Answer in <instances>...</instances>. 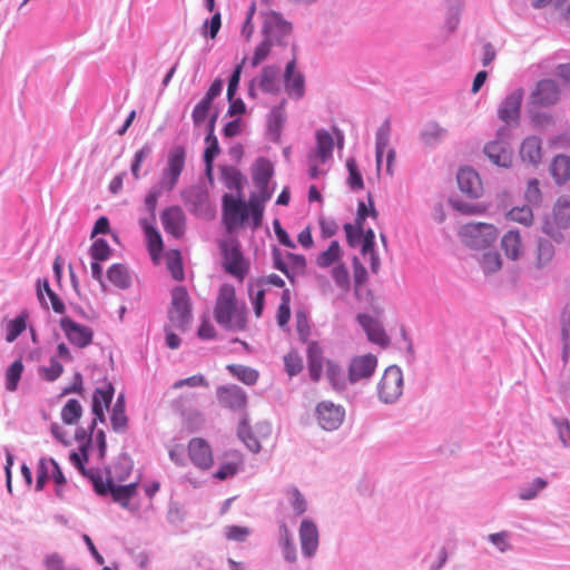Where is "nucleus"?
Segmentation results:
<instances>
[{"mask_svg": "<svg viewBox=\"0 0 570 570\" xmlns=\"http://www.w3.org/2000/svg\"><path fill=\"white\" fill-rule=\"evenodd\" d=\"M377 367V358L373 354L358 355L351 360L347 371V380L356 383L368 380Z\"/></svg>", "mask_w": 570, "mask_h": 570, "instance_id": "11", "label": "nucleus"}, {"mask_svg": "<svg viewBox=\"0 0 570 570\" xmlns=\"http://www.w3.org/2000/svg\"><path fill=\"white\" fill-rule=\"evenodd\" d=\"M342 257V250H341V246H340V243L337 240H333L331 242L328 248L324 252H322L317 257H316V264L320 266V267H330L332 265H334L335 263H337Z\"/></svg>", "mask_w": 570, "mask_h": 570, "instance_id": "35", "label": "nucleus"}, {"mask_svg": "<svg viewBox=\"0 0 570 570\" xmlns=\"http://www.w3.org/2000/svg\"><path fill=\"white\" fill-rule=\"evenodd\" d=\"M81 454L77 452H72L69 455L70 461L78 468V470L83 474L90 478L91 474H98L97 472H87L85 469V462L88 460L87 448L81 446Z\"/></svg>", "mask_w": 570, "mask_h": 570, "instance_id": "63", "label": "nucleus"}, {"mask_svg": "<svg viewBox=\"0 0 570 570\" xmlns=\"http://www.w3.org/2000/svg\"><path fill=\"white\" fill-rule=\"evenodd\" d=\"M458 185L462 193L476 198L482 193V183L478 173L471 168H462L458 173Z\"/></svg>", "mask_w": 570, "mask_h": 570, "instance_id": "23", "label": "nucleus"}, {"mask_svg": "<svg viewBox=\"0 0 570 570\" xmlns=\"http://www.w3.org/2000/svg\"><path fill=\"white\" fill-rule=\"evenodd\" d=\"M560 97V89L556 81L543 79L539 81L530 96L532 105L547 107L554 105Z\"/></svg>", "mask_w": 570, "mask_h": 570, "instance_id": "14", "label": "nucleus"}, {"mask_svg": "<svg viewBox=\"0 0 570 570\" xmlns=\"http://www.w3.org/2000/svg\"><path fill=\"white\" fill-rule=\"evenodd\" d=\"M510 220L530 226L533 223V213L529 206L513 207L509 213Z\"/></svg>", "mask_w": 570, "mask_h": 570, "instance_id": "44", "label": "nucleus"}, {"mask_svg": "<svg viewBox=\"0 0 570 570\" xmlns=\"http://www.w3.org/2000/svg\"><path fill=\"white\" fill-rule=\"evenodd\" d=\"M110 422L116 432H124L128 422L125 409H112Z\"/></svg>", "mask_w": 570, "mask_h": 570, "instance_id": "59", "label": "nucleus"}, {"mask_svg": "<svg viewBox=\"0 0 570 570\" xmlns=\"http://www.w3.org/2000/svg\"><path fill=\"white\" fill-rule=\"evenodd\" d=\"M348 169V185L352 189H362L363 188V178L357 168V165L354 159H348L346 163Z\"/></svg>", "mask_w": 570, "mask_h": 570, "instance_id": "55", "label": "nucleus"}, {"mask_svg": "<svg viewBox=\"0 0 570 570\" xmlns=\"http://www.w3.org/2000/svg\"><path fill=\"white\" fill-rule=\"evenodd\" d=\"M186 149L183 146H174L167 155L166 167L163 169L158 187L165 191H171L185 168Z\"/></svg>", "mask_w": 570, "mask_h": 570, "instance_id": "5", "label": "nucleus"}, {"mask_svg": "<svg viewBox=\"0 0 570 570\" xmlns=\"http://www.w3.org/2000/svg\"><path fill=\"white\" fill-rule=\"evenodd\" d=\"M140 225L145 230L149 253L156 259L163 250V239L157 229L148 223L147 219H140Z\"/></svg>", "mask_w": 570, "mask_h": 570, "instance_id": "29", "label": "nucleus"}, {"mask_svg": "<svg viewBox=\"0 0 570 570\" xmlns=\"http://www.w3.org/2000/svg\"><path fill=\"white\" fill-rule=\"evenodd\" d=\"M273 175V166L269 160L265 158H259L253 171V180L257 188H259V193L267 191V185Z\"/></svg>", "mask_w": 570, "mask_h": 570, "instance_id": "26", "label": "nucleus"}, {"mask_svg": "<svg viewBox=\"0 0 570 570\" xmlns=\"http://www.w3.org/2000/svg\"><path fill=\"white\" fill-rule=\"evenodd\" d=\"M546 487L547 482L541 478H537L531 485L521 489L519 497L522 500H531L535 498L538 492L543 490Z\"/></svg>", "mask_w": 570, "mask_h": 570, "instance_id": "57", "label": "nucleus"}, {"mask_svg": "<svg viewBox=\"0 0 570 570\" xmlns=\"http://www.w3.org/2000/svg\"><path fill=\"white\" fill-rule=\"evenodd\" d=\"M212 104L213 101L202 98L194 107L191 112V118L195 127H199L208 117L213 115L212 112Z\"/></svg>", "mask_w": 570, "mask_h": 570, "instance_id": "40", "label": "nucleus"}, {"mask_svg": "<svg viewBox=\"0 0 570 570\" xmlns=\"http://www.w3.org/2000/svg\"><path fill=\"white\" fill-rule=\"evenodd\" d=\"M27 326V314L22 313L17 316L14 320H11L7 324V342H13L24 330Z\"/></svg>", "mask_w": 570, "mask_h": 570, "instance_id": "43", "label": "nucleus"}, {"mask_svg": "<svg viewBox=\"0 0 570 570\" xmlns=\"http://www.w3.org/2000/svg\"><path fill=\"white\" fill-rule=\"evenodd\" d=\"M325 374L334 390L343 391L345 389L346 381L348 380L345 377L344 372L337 364L332 361H327Z\"/></svg>", "mask_w": 570, "mask_h": 570, "instance_id": "37", "label": "nucleus"}, {"mask_svg": "<svg viewBox=\"0 0 570 570\" xmlns=\"http://www.w3.org/2000/svg\"><path fill=\"white\" fill-rule=\"evenodd\" d=\"M51 478L53 479L56 483V494L59 498L63 497L62 488L67 483V480L59 466V464L53 460L51 462Z\"/></svg>", "mask_w": 570, "mask_h": 570, "instance_id": "62", "label": "nucleus"}, {"mask_svg": "<svg viewBox=\"0 0 570 570\" xmlns=\"http://www.w3.org/2000/svg\"><path fill=\"white\" fill-rule=\"evenodd\" d=\"M289 498H291V504L297 515L303 514L306 511L307 504L306 500L303 497V494L299 492V490L295 487L288 489L287 491Z\"/></svg>", "mask_w": 570, "mask_h": 570, "instance_id": "54", "label": "nucleus"}, {"mask_svg": "<svg viewBox=\"0 0 570 570\" xmlns=\"http://www.w3.org/2000/svg\"><path fill=\"white\" fill-rule=\"evenodd\" d=\"M23 372V364L21 360L14 361L6 372V389L9 392H14Z\"/></svg>", "mask_w": 570, "mask_h": 570, "instance_id": "41", "label": "nucleus"}, {"mask_svg": "<svg viewBox=\"0 0 570 570\" xmlns=\"http://www.w3.org/2000/svg\"><path fill=\"white\" fill-rule=\"evenodd\" d=\"M482 267L485 273H494L501 268V257L497 252L485 253L482 257Z\"/></svg>", "mask_w": 570, "mask_h": 570, "instance_id": "56", "label": "nucleus"}, {"mask_svg": "<svg viewBox=\"0 0 570 570\" xmlns=\"http://www.w3.org/2000/svg\"><path fill=\"white\" fill-rule=\"evenodd\" d=\"M553 222L560 228L570 227V200L561 197L553 208Z\"/></svg>", "mask_w": 570, "mask_h": 570, "instance_id": "33", "label": "nucleus"}, {"mask_svg": "<svg viewBox=\"0 0 570 570\" xmlns=\"http://www.w3.org/2000/svg\"><path fill=\"white\" fill-rule=\"evenodd\" d=\"M45 380L52 382L57 380L63 372V366L56 360H51L49 366L41 368Z\"/></svg>", "mask_w": 570, "mask_h": 570, "instance_id": "64", "label": "nucleus"}, {"mask_svg": "<svg viewBox=\"0 0 570 570\" xmlns=\"http://www.w3.org/2000/svg\"><path fill=\"white\" fill-rule=\"evenodd\" d=\"M357 321L365 331L367 338L372 343H375L382 347L389 345L390 338L379 321L366 314L358 315Z\"/></svg>", "mask_w": 570, "mask_h": 570, "instance_id": "21", "label": "nucleus"}, {"mask_svg": "<svg viewBox=\"0 0 570 570\" xmlns=\"http://www.w3.org/2000/svg\"><path fill=\"white\" fill-rule=\"evenodd\" d=\"M344 230L346 234L347 244L351 247L358 246V244L361 243V239L365 233L364 225L361 223H356V222L354 224L346 223L344 225Z\"/></svg>", "mask_w": 570, "mask_h": 570, "instance_id": "46", "label": "nucleus"}, {"mask_svg": "<svg viewBox=\"0 0 570 570\" xmlns=\"http://www.w3.org/2000/svg\"><path fill=\"white\" fill-rule=\"evenodd\" d=\"M60 415L65 424H77L82 415V406L76 399H70L61 409Z\"/></svg>", "mask_w": 570, "mask_h": 570, "instance_id": "36", "label": "nucleus"}, {"mask_svg": "<svg viewBox=\"0 0 570 570\" xmlns=\"http://www.w3.org/2000/svg\"><path fill=\"white\" fill-rule=\"evenodd\" d=\"M390 126L384 124L381 126L376 134V161L380 167L384 150L389 145Z\"/></svg>", "mask_w": 570, "mask_h": 570, "instance_id": "48", "label": "nucleus"}, {"mask_svg": "<svg viewBox=\"0 0 570 570\" xmlns=\"http://www.w3.org/2000/svg\"><path fill=\"white\" fill-rule=\"evenodd\" d=\"M114 386L109 382L102 383L101 386L97 387L92 396V413L95 419L91 424V429L96 425L97 421L105 420V410L108 409L114 397Z\"/></svg>", "mask_w": 570, "mask_h": 570, "instance_id": "18", "label": "nucleus"}, {"mask_svg": "<svg viewBox=\"0 0 570 570\" xmlns=\"http://www.w3.org/2000/svg\"><path fill=\"white\" fill-rule=\"evenodd\" d=\"M150 153H151V148L147 145L135 153L134 161L131 164V173L136 179L140 178L139 171H140L141 164L150 155Z\"/></svg>", "mask_w": 570, "mask_h": 570, "instance_id": "58", "label": "nucleus"}, {"mask_svg": "<svg viewBox=\"0 0 570 570\" xmlns=\"http://www.w3.org/2000/svg\"><path fill=\"white\" fill-rule=\"evenodd\" d=\"M501 247L507 257L515 261L522 254V242L519 232L509 230L503 235L501 240Z\"/></svg>", "mask_w": 570, "mask_h": 570, "instance_id": "28", "label": "nucleus"}, {"mask_svg": "<svg viewBox=\"0 0 570 570\" xmlns=\"http://www.w3.org/2000/svg\"><path fill=\"white\" fill-rule=\"evenodd\" d=\"M248 218L247 204L236 199L233 195L223 197V223L228 233L239 228Z\"/></svg>", "mask_w": 570, "mask_h": 570, "instance_id": "9", "label": "nucleus"}, {"mask_svg": "<svg viewBox=\"0 0 570 570\" xmlns=\"http://www.w3.org/2000/svg\"><path fill=\"white\" fill-rule=\"evenodd\" d=\"M272 48V41L271 39L266 38L264 41H262L255 49L254 56L252 59V65L254 67L258 66L263 60L267 58V56L271 52Z\"/></svg>", "mask_w": 570, "mask_h": 570, "instance_id": "61", "label": "nucleus"}, {"mask_svg": "<svg viewBox=\"0 0 570 570\" xmlns=\"http://www.w3.org/2000/svg\"><path fill=\"white\" fill-rule=\"evenodd\" d=\"M279 532L282 540L281 544L285 560L288 562H295L297 559L296 547L293 539L291 538L288 528L285 524H282Z\"/></svg>", "mask_w": 570, "mask_h": 570, "instance_id": "39", "label": "nucleus"}, {"mask_svg": "<svg viewBox=\"0 0 570 570\" xmlns=\"http://www.w3.org/2000/svg\"><path fill=\"white\" fill-rule=\"evenodd\" d=\"M108 279L119 288H128L130 286V275L126 266L114 264L107 271Z\"/></svg>", "mask_w": 570, "mask_h": 570, "instance_id": "32", "label": "nucleus"}, {"mask_svg": "<svg viewBox=\"0 0 570 570\" xmlns=\"http://www.w3.org/2000/svg\"><path fill=\"white\" fill-rule=\"evenodd\" d=\"M345 417V411L333 402H321L316 407V419L322 429L333 431L341 426Z\"/></svg>", "mask_w": 570, "mask_h": 570, "instance_id": "10", "label": "nucleus"}, {"mask_svg": "<svg viewBox=\"0 0 570 570\" xmlns=\"http://www.w3.org/2000/svg\"><path fill=\"white\" fill-rule=\"evenodd\" d=\"M524 197L531 205H538L541 202V190L538 179L533 178L528 181Z\"/></svg>", "mask_w": 570, "mask_h": 570, "instance_id": "60", "label": "nucleus"}, {"mask_svg": "<svg viewBox=\"0 0 570 570\" xmlns=\"http://www.w3.org/2000/svg\"><path fill=\"white\" fill-rule=\"evenodd\" d=\"M250 529L243 525H228L225 528V537L230 541H245L250 534Z\"/></svg>", "mask_w": 570, "mask_h": 570, "instance_id": "53", "label": "nucleus"}, {"mask_svg": "<svg viewBox=\"0 0 570 570\" xmlns=\"http://www.w3.org/2000/svg\"><path fill=\"white\" fill-rule=\"evenodd\" d=\"M295 68L296 59L294 58L286 65L284 81L288 96L299 99L305 92L304 77L301 72L296 71Z\"/></svg>", "mask_w": 570, "mask_h": 570, "instance_id": "22", "label": "nucleus"}, {"mask_svg": "<svg viewBox=\"0 0 570 570\" xmlns=\"http://www.w3.org/2000/svg\"><path fill=\"white\" fill-rule=\"evenodd\" d=\"M227 370L230 374L247 385H253L258 380V372L245 365L229 364L227 365Z\"/></svg>", "mask_w": 570, "mask_h": 570, "instance_id": "38", "label": "nucleus"}, {"mask_svg": "<svg viewBox=\"0 0 570 570\" xmlns=\"http://www.w3.org/2000/svg\"><path fill=\"white\" fill-rule=\"evenodd\" d=\"M214 317L225 328L234 331L245 328V312L237 305L236 291L233 285L223 284L219 287L214 306Z\"/></svg>", "mask_w": 570, "mask_h": 570, "instance_id": "1", "label": "nucleus"}, {"mask_svg": "<svg viewBox=\"0 0 570 570\" xmlns=\"http://www.w3.org/2000/svg\"><path fill=\"white\" fill-rule=\"evenodd\" d=\"M259 87L265 92H278V70L271 66L264 67L259 77Z\"/></svg>", "mask_w": 570, "mask_h": 570, "instance_id": "31", "label": "nucleus"}, {"mask_svg": "<svg viewBox=\"0 0 570 570\" xmlns=\"http://www.w3.org/2000/svg\"><path fill=\"white\" fill-rule=\"evenodd\" d=\"M167 268L175 281H183L185 277L183 262L179 250H171L167 255Z\"/></svg>", "mask_w": 570, "mask_h": 570, "instance_id": "42", "label": "nucleus"}, {"mask_svg": "<svg viewBox=\"0 0 570 570\" xmlns=\"http://www.w3.org/2000/svg\"><path fill=\"white\" fill-rule=\"evenodd\" d=\"M264 32L272 33L274 31H278L282 35H287L292 30V26L286 22L281 14L276 12H269L266 14L264 21Z\"/></svg>", "mask_w": 570, "mask_h": 570, "instance_id": "34", "label": "nucleus"}, {"mask_svg": "<svg viewBox=\"0 0 570 570\" xmlns=\"http://www.w3.org/2000/svg\"><path fill=\"white\" fill-rule=\"evenodd\" d=\"M121 466V463L116 464L112 468V471H109V475L106 480H104L100 474H91L90 480L98 494H110L115 502H118L124 508H127L129 505L130 499L136 494L137 483L131 482L125 485L117 484L118 482H122L125 480V475H117V469Z\"/></svg>", "mask_w": 570, "mask_h": 570, "instance_id": "2", "label": "nucleus"}, {"mask_svg": "<svg viewBox=\"0 0 570 570\" xmlns=\"http://www.w3.org/2000/svg\"><path fill=\"white\" fill-rule=\"evenodd\" d=\"M523 99L522 90L511 92L500 105L498 110L499 118L505 124L518 122L520 118L521 104Z\"/></svg>", "mask_w": 570, "mask_h": 570, "instance_id": "19", "label": "nucleus"}, {"mask_svg": "<svg viewBox=\"0 0 570 570\" xmlns=\"http://www.w3.org/2000/svg\"><path fill=\"white\" fill-rule=\"evenodd\" d=\"M285 371L288 376L298 374L303 368L302 358L297 352H289L284 356Z\"/></svg>", "mask_w": 570, "mask_h": 570, "instance_id": "49", "label": "nucleus"}, {"mask_svg": "<svg viewBox=\"0 0 570 570\" xmlns=\"http://www.w3.org/2000/svg\"><path fill=\"white\" fill-rule=\"evenodd\" d=\"M460 235L468 246L484 248L497 239L498 230L492 224L469 223L461 227Z\"/></svg>", "mask_w": 570, "mask_h": 570, "instance_id": "7", "label": "nucleus"}, {"mask_svg": "<svg viewBox=\"0 0 570 570\" xmlns=\"http://www.w3.org/2000/svg\"><path fill=\"white\" fill-rule=\"evenodd\" d=\"M218 247L223 258L224 271L243 282L249 272V261L242 253L240 243L236 237L229 236L218 242Z\"/></svg>", "mask_w": 570, "mask_h": 570, "instance_id": "3", "label": "nucleus"}, {"mask_svg": "<svg viewBox=\"0 0 570 570\" xmlns=\"http://www.w3.org/2000/svg\"><path fill=\"white\" fill-rule=\"evenodd\" d=\"M550 173L557 184H563L570 178V158L566 155H558L550 165Z\"/></svg>", "mask_w": 570, "mask_h": 570, "instance_id": "30", "label": "nucleus"}, {"mask_svg": "<svg viewBox=\"0 0 570 570\" xmlns=\"http://www.w3.org/2000/svg\"><path fill=\"white\" fill-rule=\"evenodd\" d=\"M291 293L288 289H284L281 297V303L277 309V324L283 327L285 326L291 317Z\"/></svg>", "mask_w": 570, "mask_h": 570, "instance_id": "47", "label": "nucleus"}, {"mask_svg": "<svg viewBox=\"0 0 570 570\" xmlns=\"http://www.w3.org/2000/svg\"><path fill=\"white\" fill-rule=\"evenodd\" d=\"M485 156L497 166L510 167L513 154L509 144L501 137L488 142L483 149Z\"/></svg>", "mask_w": 570, "mask_h": 570, "instance_id": "17", "label": "nucleus"}, {"mask_svg": "<svg viewBox=\"0 0 570 570\" xmlns=\"http://www.w3.org/2000/svg\"><path fill=\"white\" fill-rule=\"evenodd\" d=\"M188 456L193 464L200 470H208L213 466L214 458L210 445L203 438H194L187 445Z\"/></svg>", "mask_w": 570, "mask_h": 570, "instance_id": "13", "label": "nucleus"}, {"mask_svg": "<svg viewBox=\"0 0 570 570\" xmlns=\"http://www.w3.org/2000/svg\"><path fill=\"white\" fill-rule=\"evenodd\" d=\"M298 534L304 557H314L320 542V534L316 524L308 519L303 520L299 525Z\"/></svg>", "mask_w": 570, "mask_h": 570, "instance_id": "16", "label": "nucleus"}, {"mask_svg": "<svg viewBox=\"0 0 570 570\" xmlns=\"http://www.w3.org/2000/svg\"><path fill=\"white\" fill-rule=\"evenodd\" d=\"M161 224L164 229L174 236L180 238L186 229V216L179 206H170L161 213Z\"/></svg>", "mask_w": 570, "mask_h": 570, "instance_id": "15", "label": "nucleus"}, {"mask_svg": "<svg viewBox=\"0 0 570 570\" xmlns=\"http://www.w3.org/2000/svg\"><path fill=\"white\" fill-rule=\"evenodd\" d=\"M271 195L268 191L259 193L258 195H252L247 203L248 216H252L253 227L257 228L262 224L264 205L269 199Z\"/></svg>", "mask_w": 570, "mask_h": 570, "instance_id": "27", "label": "nucleus"}, {"mask_svg": "<svg viewBox=\"0 0 570 570\" xmlns=\"http://www.w3.org/2000/svg\"><path fill=\"white\" fill-rule=\"evenodd\" d=\"M403 384L401 368L395 365L386 367L377 385L380 399L384 403L396 401L403 393Z\"/></svg>", "mask_w": 570, "mask_h": 570, "instance_id": "8", "label": "nucleus"}, {"mask_svg": "<svg viewBox=\"0 0 570 570\" xmlns=\"http://www.w3.org/2000/svg\"><path fill=\"white\" fill-rule=\"evenodd\" d=\"M168 318L170 324L180 331H186L191 323L193 314L190 298L184 286H176L171 291Z\"/></svg>", "mask_w": 570, "mask_h": 570, "instance_id": "4", "label": "nucleus"}, {"mask_svg": "<svg viewBox=\"0 0 570 570\" xmlns=\"http://www.w3.org/2000/svg\"><path fill=\"white\" fill-rule=\"evenodd\" d=\"M315 140V148L308 154L309 176L312 178H317L322 174L320 166L332 159L334 150V139L327 130H317Z\"/></svg>", "mask_w": 570, "mask_h": 570, "instance_id": "6", "label": "nucleus"}, {"mask_svg": "<svg viewBox=\"0 0 570 570\" xmlns=\"http://www.w3.org/2000/svg\"><path fill=\"white\" fill-rule=\"evenodd\" d=\"M45 294L50 299L52 309L58 314H63L66 311L63 302L60 299V297L51 289L48 279H38L37 281V296L41 305L45 307H48L46 301H45Z\"/></svg>", "mask_w": 570, "mask_h": 570, "instance_id": "24", "label": "nucleus"}, {"mask_svg": "<svg viewBox=\"0 0 570 570\" xmlns=\"http://www.w3.org/2000/svg\"><path fill=\"white\" fill-rule=\"evenodd\" d=\"M60 327L68 341L80 348L88 346L92 341V330L89 326L76 323L69 317L60 320Z\"/></svg>", "mask_w": 570, "mask_h": 570, "instance_id": "12", "label": "nucleus"}, {"mask_svg": "<svg viewBox=\"0 0 570 570\" xmlns=\"http://www.w3.org/2000/svg\"><path fill=\"white\" fill-rule=\"evenodd\" d=\"M205 141L207 144V147L204 151V161L206 164L207 170H210L213 161L218 156L220 149L217 137L205 138Z\"/></svg>", "mask_w": 570, "mask_h": 570, "instance_id": "50", "label": "nucleus"}, {"mask_svg": "<svg viewBox=\"0 0 570 570\" xmlns=\"http://www.w3.org/2000/svg\"><path fill=\"white\" fill-rule=\"evenodd\" d=\"M110 247L104 239H97L90 247V255L95 261H107L110 256Z\"/></svg>", "mask_w": 570, "mask_h": 570, "instance_id": "51", "label": "nucleus"}, {"mask_svg": "<svg viewBox=\"0 0 570 570\" xmlns=\"http://www.w3.org/2000/svg\"><path fill=\"white\" fill-rule=\"evenodd\" d=\"M520 156L523 161L539 164L542 159L541 140L534 136L525 138L520 148Z\"/></svg>", "mask_w": 570, "mask_h": 570, "instance_id": "25", "label": "nucleus"}, {"mask_svg": "<svg viewBox=\"0 0 570 570\" xmlns=\"http://www.w3.org/2000/svg\"><path fill=\"white\" fill-rule=\"evenodd\" d=\"M53 459L41 458L37 469L36 490L41 491L48 479L51 476V462Z\"/></svg>", "mask_w": 570, "mask_h": 570, "instance_id": "45", "label": "nucleus"}, {"mask_svg": "<svg viewBox=\"0 0 570 570\" xmlns=\"http://www.w3.org/2000/svg\"><path fill=\"white\" fill-rule=\"evenodd\" d=\"M217 397L219 403L230 410H242L245 407L247 397L245 392L236 386H220L217 389Z\"/></svg>", "mask_w": 570, "mask_h": 570, "instance_id": "20", "label": "nucleus"}, {"mask_svg": "<svg viewBox=\"0 0 570 570\" xmlns=\"http://www.w3.org/2000/svg\"><path fill=\"white\" fill-rule=\"evenodd\" d=\"M239 465L240 460L237 456L234 461L220 464L214 476L219 480H226L228 478H232L238 472Z\"/></svg>", "mask_w": 570, "mask_h": 570, "instance_id": "52", "label": "nucleus"}]
</instances>
